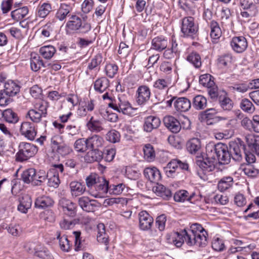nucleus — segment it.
<instances>
[{
	"mask_svg": "<svg viewBox=\"0 0 259 259\" xmlns=\"http://www.w3.org/2000/svg\"><path fill=\"white\" fill-rule=\"evenodd\" d=\"M77 223L76 220H68L64 219L60 222V226L61 229L64 230H69L72 229L75 224Z\"/></svg>",
	"mask_w": 259,
	"mask_h": 259,
	"instance_id": "obj_63",
	"label": "nucleus"
},
{
	"mask_svg": "<svg viewBox=\"0 0 259 259\" xmlns=\"http://www.w3.org/2000/svg\"><path fill=\"white\" fill-rule=\"evenodd\" d=\"M221 107L226 111H230L233 107V103L232 100L229 98L227 92L223 91L221 95L219 96L218 100Z\"/></svg>",
	"mask_w": 259,
	"mask_h": 259,
	"instance_id": "obj_25",
	"label": "nucleus"
},
{
	"mask_svg": "<svg viewBox=\"0 0 259 259\" xmlns=\"http://www.w3.org/2000/svg\"><path fill=\"white\" fill-rule=\"evenodd\" d=\"M115 150L113 148L106 149L102 152L103 159L105 161L110 162L113 160L115 155Z\"/></svg>",
	"mask_w": 259,
	"mask_h": 259,
	"instance_id": "obj_61",
	"label": "nucleus"
},
{
	"mask_svg": "<svg viewBox=\"0 0 259 259\" xmlns=\"http://www.w3.org/2000/svg\"><path fill=\"white\" fill-rule=\"evenodd\" d=\"M59 203L66 215L72 218L76 215V205L71 201L65 198H62L59 200Z\"/></svg>",
	"mask_w": 259,
	"mask_h": 259,
	"instance_id": "obj_15",
	"label": "nucleus"
},
{
	"mask_svg": "<svg viewBox=\"0 0 259 259\" xmlns=\"http://www.w3.org/2000/svg\"><path fill=\"white\" fill-rule=\"evenodd\" d=\"M144 176L151 182L158 184L161 179L160 171L155 167H146L144 170Z\"/></svg>",
	"mask_w": 259,
	"mask_h": 259,
	"instance_id": "obj_19",
	"label": "nucleus"
},
{
	"mask_svg": "<svg viewBox=\"0 0 259 259\" xmlns=\"http://www.w3.org/2000/svg\"><path fill=\"white\" fill-rule=\"evenodd\" d=\"M214 159L209 158L206 155V157L202 160H198L196 161V164L199 167L200 170H201L204 175L212 171L215 168Z\"/></svg>",
	"mask_w": 259,
	"mask_h": 259,
	"instance_id": "obj_16",
	"label": "nucleus"
},
{
	"mask_svg": "<svg viewBox=\"0 0 259 259\" xmlns=\"http://www.w3.org/2000/svg\"><path fill=\"white\" fill-rule=\"evenodd\" d=\"M31 204L32 200L30 197H23L18 206V210L22 213H26L28 209L31 207Z\"/></svg>",
	"mask_w": 259,
	"mask_h": 259,
	"instance_id": "obj_43",
	"label": "nucleus"
},
{
	"mask_svg": "<svg viewBox=\"0 0 259 259\" xmlns=\"http://www.w3.org/2000/svg\"><path fill=\"white\" fill-rule=\"evenodd\" d=\"M139 228L141 230L148 231L153 224V218L146 211H141L139 213Z\"/></svg>",
	"mask_w": 259,
	"mask_h": 259,
	"instance_id": "obj_11",
	"label": "nucleus"
},
{
	"mask_svg": "<svg viewBox=\"0 0 259 259\" xmlns=\"http://www.w3.org/2000/svg\"><path fill=\"white\" fill-rule=\"evenodd\" d=\"M27 7H23L16 9L11 12V17L16 21H20L23 19L28 13Z\"/></svg>",
	"mask_w": 259,
	"mask_h": 259,
	"instance_id": "obj_36",
	"label": "nucleus"
},
{
	"mask_svg": "<svg viewBox=\"0 0 259 259\" xmlns=\"http://www.w3.org/2000/svg\"><path fill=\"white\" fill-rule=\"evenodd\" d=\"M160 119L154 116H149L145 118L143 124V130L147 133H150L154 129L157 128L160 125Z\"/></svg>",
	"mask_w": 259,
	"mask_h": 259,
	"instance_id": "obj_18",
	"label": "nucleus"
},
{
	"mask_svg": "<svg viewBox=\"0 0 259 259\" xmlns=\"http://www.w3.org/2000/svg\"><path fill=\"white\" fill-rule=\"evenodd\" d=\"M87 126L90 131L93 132L98 133L103 130L101 121L95 119L93 116H92L87 122Z\"/></svg>",
	"mask_w": 259,
	"mask_h": 259,
	"instance_id": "obj_38",
	"label": "nucleus"
},
{
	"mask_svg": "<svg viewBox=\"0 0 259 259\" xmlns=\"http://www.w3.org/2000/svg\"><path fill=\"white\" fill-rule=\"evenodd\" d=\"M168 41L166 37L160 35L154 37L152 40V48L159 52L165 49L167 46Z\"/></svg>",
	"mask_w": 259,
	"mask_h": 259,
	"instance_id": "obj_24",
	"label": "nucleus"
},
{
	"mask_svg": "<svg viewBox=\"0 0 259 259\" xmlns=\"http://www.w3.org/2000/svg\"><path fill=\"white\" fill-rule=\"evenodd\" d=\"M72 10V7L70 4H61L56 14V18L60 21H63Z\"/></svg>",
	"mask_w": 259,
	"mask_h": 259,
	"instance_id": "obj_31",
	"label": "nucleus"
},
{
	"mask_svg": "<svg viewBox=\"0 0 259 259\" xmlns=\"http://www.w3.org/2000/svg\"><path fill=\"white\" fill-rule=\"evenodd\" d=\"M20 133L28 140L33 141L36 135L37 131L33 123L23 122L20 127Z\"/></svg>",
	"mask_w": 259,
	"mask_h": 259,
	"instance_id": "obj_13",
	"label": "nucleus"
},
{
	"mask_svg": "<svg viewBox=\"0 0 259 259\" xmlns=\"http://www.w3.org/2000/svg\"><path fill=\"white\" fill-rule=\"evenodd\" d=\"M56 236L57 239L59 240L61 249L65 252H69L72 247V244L68 239L67 236L66 235L61 236L60 231L56 232Z\"/></svg>",
	"mask_w": 259,
	"mask_h": 259,
	"instance_id": "obj_32",
	"label": "nucleus"
},
{
	"mask_svg": "<svg viewBox=\"0 0 259 259\" xmlns=\"http://www.w3.org/2000/svg\"><path fill=\"white\" fill-rule=\"evenodd\" d=\"M54 201L49 196L42 195L37 197L35 201V207L41 209H45L53 206Z\"/></svg>",
	"mask_w": 259,
	"mask_h": 259,
	"instance_id": "obj_20",
	"label": "nucleus"
},
{
	"mask_svg": "<svg viewBox=\"0 0 259 259\" xmlns=\"http://www.w3.org/2000/svg\"><path fill=\"white\" fill-rule=\"evenodd\" d=\"M242 171L249 177H255L259 174V169L251 164H246Z\"/></svg>",
	"mask_w": 259,
	"mask_h": 259,
	"instance_id": "obj_54",
	"label": "nucleus"
},
{
	"mask_svg": "<svg viewBox=\"0 0 259 259\" xmlns=\"http://www.w3.org/2000/svg\"><path fill=\"white\" fill-rule=\"evenodd\" d=\"M20 89V86L17 83L13 80H9L5 83L3 92L9 97H13L19 93Z\"/></svg>",
	"mask_w": 259,
	"mask_h": 259,
	"instance_id": "obj_21",
	"label": "nucleus"
},
{
	"mask_svg": "<svg viewBox=\"0 0 259 259\" xmlns=\"http://www.w3.org/2000/svg\"><path fill=\"white\" fill-rule=\"evenodd\" d=\"M56 52L55 48L51 45L45 46L39 49V52L46 59H50Z\"/></svg>",
	"mask_w": 259,
	"mask_h": 259,
	"instance_id": "obj_40",
	"label": "nucleus"
},
{
	"mask_svg": "<svg viewBox=\"0 0 259 259\" xmlns=\"http://www.w3.org/2000/svg\"><path fill=\"white\" fill-rule=\"evenodd\" d=\"M230 45L234 52L237 53H242L247 49L248 43L244 36H235L232 38Z\"/></svg>",
	"mask_w": 259,
	"mask_h": 259,
	"instance_id": "obj_12",
	"label": "nucleus"
},
{
	"mask_svg": "<svg viewBox=\"0 0 259 259\" xmlns=\"http://www.w3.org/2000/svg\"><path fill=\"white\" fill-rule=\"evenodd\" d=\"M245 147L244 142L239 139L230 141L228 146L230 159L232 158L235 161H241L243 158L242 151L244 152Z\"/></svg>",
	"mask_w": 259,
	"mask_h": 259,
	"instance_id": "obj_5",
	"label": "nucleus"
},
{
	"mask_svg": "<svg viewBox=\"0 0 259 259\" xmlns=\"http://www.w3.org/2000/svg\"><path fill=\"white\" fill-rule=\"evenodd\" d=\"M186 148L188 151L192 154H195L201 148V142L198 138H192L186 143Z\"/></svg>",
	"mask_w": 259,
	"mask_h": 259,
	"instance_id": "obj_35",
	"label": "nucleus"
},
{
	"mask_svg": "<svg viewBox=\"0 0 259 259\" xmlns=\"http://www.w3.org/2000/svg\"><path fill=\"white\" fill-rule=\"evenodd\" d=\"M246 142L247 143V147H245L244 151L245 158L247 162L246 164H251L256 161V158L254 154L256 155L254 148L251 146H249L250 143L253 144L254 145H256L259 146V142H257L256 139L251 135H248L245 137Z\"/></svg>",
	"mask_w": 259,
	"mask_h": 259,
	"instance_id": "obj_7",
	"label": "nucleus"
},
{
	"mask_svg": "<svg viewBox=\"0 0 259 259\" xmlns=\"http://www.w3.org/2000/svg\"><path fill=\"white\" fill-rule=\"evenodd\" d=\"M18 152L15 155L16 161L23 162L33 157L38 151L37 147L32 144L21 142L18 146Z\"/></svg>",
	"mask_w": 259,
	"mask_h": 259,
	"instance_id": "obj_3",
	"label": "nucleus"
},
{
	"mask_svg": "<svg viewBox=\"0 0 259 259\" xmlns=\"http://www.w3.org/2000/svg\"><path fill=\"white\" fill-rule=\"evenodd\" d=\"M185 235H186V229H184L180 232H176L174 233L172 242L177 247L182 246L184 243Z\"/></svg>",
	"mask_w": 259,
	"mask_h": 259,
	"instance_id": "obj_44",
	"label": "nucleus"
},
{
	"mask_svg": "<svg viewBox=\"0 0 259 259\" xmlns=\"http://www.w3.org/2000/svg\"><path fill=\"white\" fill-rule=\"evenodd\" d=\"M109 188L108 181L104 177H100L95 187L96 190L101 193H107Z\"/></svg>",
	"mask_w": 259,
	"mask_h": 259,
	"instance_id": "obj_51",
	"label": "nucleus"
},
{
	"mask_svg": "<svg viewBox=\"0 0 259 259\" xmlns=\"http://www.w3.org/2000/svg\"><path fill=\"white\" fill-rule=\"evenodd\" d=\"M35 169L30 168L24 170L21 174V179L24 183L29 184L31 183L33 185V181L35 178Z\"/></svg>",
	"mask_w": 259,
	"mask_h": 259,
	"instance_id": "obj_42",
	"label": "nucleus"
},
{
	"mask_svg": "<svg viewBox=\"0 0 259 259\" xmlns=\"http://www.w3.org/2000/svg\"><path fill=\"white\" fill-rule=\"evenodd\" d=\"M145 159L148 161H153L155 157V151L153 147L150 144H146L143 148Z\"/></svg>",
	"mask_w": 259,
	"mask_h": 259,
	"instance_id": "obj_48",
	"label": "nucleus"
},
{
	"mask_svg": "<svg viewBox=\"0 0 259 259\" xmlns=\"http://www.w3.org/2000/svg\"><path fill=\"white\" fill-rule=\"evenodd\" d=\"M187 59L196 68H199L201 66L200 56L199 54L196 52H192L189 54L188 56Z\"/></svg>",
	"mask_w": 259,
	"mask_h": 259,
	"instance_id": "obj_53",
	"label": "nucleus"
},
{
	"mask_svg": "<svg viewBox=\"0 0 259 259\" xmlns=\"http://www.w3.org/2000/svg\"><path fill=\"white\" fill-rule=\"evenodd\" d=\"M217 113L215 109L209 108L201 112L198 115V119L201 122L206 121L207 125H211L217 121Z\"/></svg>",
	"mask_w": 259,
	"mask_h": 259,
	"instance_id": "obj_14",
	"label": "nucleus"
},
{
	"mask_svg": "<svg viewBox=\"0 0 259 259\" xmlns=\"http://www.w3.org/2000/svg\"><path fill=\"white\" fill-rule=\"evenodd\" d=\"M194 20V18L191 16L185 17L182 19L181 32L184 37H193L197 33L198 26Z\"/></svg>",
	"mask_w": 259,
	"mask_h": 259,
	"instance_id": "obj_6",
	"label": "nucleus"
},
{
	"mask_svg": "<svg viewBox=\"0 0 259 259\" xmlns=\"http://www.w3.org/2000/svg\"><path fill=\"white\" fill-rule=\"evenodd\" d=\"M164 125L173 133H178L181 129L180 121L172 116H166L163 118Z\"/></svg>",
	"mask_w": 259,
	"mask_h": 259,
	"instance_id": "obj_17",
	"label": "nucleus"
},
{
	"mask_svg": "<svg viewBox=\"0 0 259 259\" xmlns=\"http://www.w3.org/2000/svg\"><path fill=\"white\" fill-rule=\"evenodd\" d=\"M70 188L72 195H74L76 196L82 194L85 189L84 185L78 182H71Z\"/></svg>",
	"mask_w": 259,
	"mask_h": 259,
	"instance_id": "obj_45",
	"label": "nucleus"
},
{
	"mask_svg": "<svg viewBox=\"0 0 259 259\" xmlns=\"http://www.w3.org/2000/svg\"><path fill=\"white\" fill-rule=\"evenodd\" d=\"M213 79L214 77L210 74H204L200 76L199 83L203 87L210 88L215 83Z\"/></svg>",
	"mask_w": 259,
	"mask_h": 259,
	"instance_id": "obj_49",
	"label": "nucleus"
},
{
	"mask_svg": "<svg viewBox=\"0 0 259 259\" xmlns=\"http://www.w3.org/2000/svg\"><path fill=\"white\" fill-rule=\"evenodd\" d=\"M174 107L178 112H186L191 108L190 101L185 97L177 98L174 102Z\"/></svg>",
	"mask_w": 259,
	"mask_h": 259,
	"instance_id": "obj_23",
	"label": "nucleus"
},
{
	"mask_svg": "<svg viewBox=\"0 0 259 259\" xmlns=\"http://www.w3.org/2000/svg\"><path fill=\"white\" fill-rule=\"evenodd\" d=\"M52 11V6L50 3H44L37 8V16L41 18H46Z\"/></svg>",
	"mask_w": 259,
	"mask_h": 259,
	"instance_id": "obj_41",
	"label": "nucleus"
},
{
	"mask_svg": "<svg viewBox=\"0 0 259 259\" xmlns=\"http://www.w3.org/2000/svg\"><path fill=\"white\" fill-rule=\"evenodd\" d=\"M2 115L6 121L9 123H15L18 122L19 117L15 112L11 109H7L2 112Z\"/></svg>",
	"mask_w": 259,
	"mask_h": 259,
	"instance_id": "obj_37",
	"label": "nucleus"
},
{
	"mask_svg": "<svg viewBox=\"0 0 259 259\" xmlns=\"http://www.w3.org/2000/svg\"><path fill=\"white\" fill-rule=\"evenodd\" d=\"M207 237L202 234L201 236L193 232H187L185 237V241L189 246L197 245L199 247L205 246L207 243Z\"/></svg>",
	"mask_w": 259,
	"mask_h": 259,
	"instance_id": "obj_8",
	"label": "nucleus"
},
{
	"mask_svg": "<svg viewBox=\"0 0 259 259\" xmlns=\"http://www.w3.org/2000/svg\"><path fill=\"white\" fill-rule=\"evenodd\" d=\"M78 202L80 207L87 212H93L96 208L101 206V204L97 200L90 199L85 196L79 198Z\"/></svg>",
	"mask_w": 259,
	"mask_h": 259,
	"instance_id": "obj_9",
	"label": "nucleus"
},
{
	"mask_svg": "<svg viewBox=\"0 0 259 259\" xmlns=\"http://www.w3.org/2000/svg\"><path fill=\"white\" fill-rule=\"evenodd\" d=\"M209 26L210 28V35L212 39L213 43H216L217 40L221 36L222 31L220 27L219 23L214 21L212 20L209 23Z\"/></svg>",
	"mask_w": 259,
	"mask_h": 259,
	"instance_id": "obj_29",
	"label": "nucleus"
},
{
	"mask_svg": "<svg viewBox=\"0 0 259 259\" xmlns=\"http://www.w3.org/2000/svg\"><path fill=\"white\" fill-rule=\"evenodd\" d=\"M74 149L78 152H84L89 149L87 139L80 138L77 139L74 144Z\"/></svg>",
	"mask_w": 259,
	"mask_h": 259,
	"instance_id": "obj_46",
	"label": "nucleus"
},
{
	"mask_svg": "<svg viewBox=\"0 0 259 259\" xmlns=\"http://www.w3.org/2000/svg\"><path fill=\"white\" fill-rule=\"evenodd\" d=\"M87 143L90 149H97L102 146L104 140L97 135H94L87 139Z\"/></svg>",
	"mask_w": 259,
	"mask_h": 259,
	"instance_id": "obj_30",
	"label": "nucleus"
},
{
	"mask_svg": "<svg viewBox=\"0 0 259 259\" xmlns=\"http://www.w3.org/2000/svg\"><path fill=\"white\" fill-rule=\"evenodd\" d=\"M196 194L193 192L189 195L188 192L186 190H182L176 192L174 196V199L177 202H184L186 200L192 203H194L195 201V197Z\"/></svg>",
	"mask_w": 259,
	"mask_h": 259,
	"instance_id": "obj_22",
	"label": "nucleus"
},
{
	"mask_svg": "<svg viewBox=\"0 0 259 259\" xmlns=\"http://www.w3.org/2000/svg\"><path fill=\"white\" fill-rule=\"evenodd\" d=\"M102 151L97 149H91L84 157L85 160L89 163L94 161H100L103 159Z\"/></svg>",
	"mask_w": 259,
	"mask_h": 259,
	"instance_id": "obj_34",
	"label": "nucleus"
},
{
	"mask_svg": "<svg viewBox=\"0 0 259 259\" xmlns=\"http://www.w3.org/2000/svg\"><path fill=\"white\" fill-rule=\"evenodd\" d=\"M49 177L47 179V185L49 187H53L57 188L59 184L60 181L59 179V174H49Z\"/></svg>",
	"mask_w": 259,
	"mask_h": 259,
	"instance_id": "obj_57",
	"label": "nucleus"
},
{
	"mask_svg": "<svg viewBox=\"0 0 259 259\" xmlns=\"http://www.w3.org/2000/svg\"><path fill=\"white\" fill-rule=\"evenodd\" d=\"M14 186H13L12 182L4 178L0 181V193H4L11 189L12 193H13Z\"/></svg>",
	"mask_w": 259,
	"mask_h": 259,
	"instance_id": "obj_56",
	"label": "nucleus"
},
{
	"mask_svg": "<svg viewBox=\"0 0 259 259\" xmlns=\"http://www.w3.org/2000/svg\"><path fill=\"white\" fill-rule=\"evenodd\" d=\"M27 115L29 116L30 119L35 123H38L40 121L41 118L44 116V114L40 113L39 111H37L34 109H30L28 112Z\"/></svg>",
	"mask_w": 259,
	"mask_h": 259,
	"instance_id": "obj_55",
	"label": "nucleus"
},
{
	"mask_svg": "<svg viewBox=\"0 0 259 259\" xmlns=\"http://www.w3.org/2000/svg\"><path fill=\"white\" fill-rule=\"evenodd\" d=\"M100 177L96 173H92L85 179L86 184L88 187L91 188L93 186H95L97 185V183Z\"/></svg>",
	"mask_w": 259,
	"mask_h": 259,
	"instance_id": "obj_60",
	"label": "nucleus"
},
{
	"mask_svg": "<svg viewBox=\"0 0 259 259\" xmlns=\"http://www.w3.org/2000/svg\"><path fill=\"white\" fill-rule=\"evenodd\" d=\"M211 246L213 250L217 251H222L225 247L223 241L219 237L213 238Z\"/></svg>",
	"mask_w": 259,
	"mask_h": 259,
	"instance_id": "obj_62",
	"label": "nucleus"
},
{
	"mask_svg": "<svg viewBox=\"0 0 259 259\" xmlns=\"http://www.w3.org/2000/svg\"><path fill=\"white\" fill-rule=\"evenodd\" d=\"M240 107L242 110L248 113H253L255 110L252 102L246 98L242 99L240 103Z\"/></svg>",
	"mask_w": 259,
	"mask_h": 259,
	"instance_id": "obj_52",
	"label": "nucleus"
},
{
	"mask_svg": "<svg viewBox=\"0 0 259 259\" xmlns=\"http://www.w3.org/2000/svg\"><path fill=\"white\" fill-rule=\"evenodd\" d=\"M118 67L115 64H108L105 67L106 75L110 78H113L117 73Z\"/></svg>",
	"mask_w": 259,
	"mask_h": 259,
	"instance_id": "obj_64",
	"label": "nucleus"
},
{
	"mask_svg": "<svg viewBox=\"0 0 259 259\" xmlns=\"http://www.w3.org/2000/svg\"><path fill=\"white\" fill-rule=\"evenodd\" d=\"M233 185V178L231 177L222 179L218 184V189L224 192L230 188Z\"/></svg>",
	"mask_w": 259,
	"mask_h": 259,
	"instance_id": "obj_47",
	"label": "nucleus"
},
{
	"mask_svg": "<svg viewBox=\"0 0 259 259\" xmlns=\"http://www.w3.org/2000/svg\"><path fill=\"white\" fill-rule=\"evenodd\" d=\"M136 96V101L138 104L139 105H145L150 98V89L147 85H140L137 90Z\"/></svg>",
	"mask_w": 259,
	"mask_h": 259,
	"instance_id": "obj_10",
	"label": "nucleus"
},
{
	"mask_svg": "<svg viewBox=\"0 0 259 259\" xmlns=\"http://www.w3.org/2000/svg\"><path fill=\"white\" fill-rule=\"evenodd\" d=\"M87 16L83 17V20L76 16L72 15L71 20L67 22L66 27L72 31H77L81 33H87L91 29V25L87 22Z\"/></svg>",
	"mask_w": 259,
	"mask_h": 259,
	"instance_id": "obj_4",
	"label": "nucleus"
},
{
	"mask_svg": "<svg viewBox=\"0 0 259 259\" xmlns=\"http://www.w3.org/2000/svg\"><path fill=\"white\" fill-rule=\"evenodd\" d=\"M153 191L163 199L168 200L172 196L171 191L162 184H157L153 188Z\"/></svg>",
	"mask_w": 259,
	"mask_h": 259,
	"instance_id": "obj_27",
	"label": "nucleus"
},
{
	"mask_svg": "<svg viewBox=\"0 0 259 259\" xmlns=\"http://www.w3.org/2000/svg\"><path fill=\"white\" fill-rule=\"evenodd\" d=\"M207 92L211 99L218 100L219 99V96L221 95L223 91H219L218 87L214 83L211 87L207 88Z\"/></svg>",
	"mask_w": 259,
	"mask_h": 259,
	"instance_id": "obj_59",
	"label": "nucleus"
},
{
	"mask_svg": "<svg viewBox=\"0 0 259 259\" xmlns=\"http://www.w3.org/2000/svg\"><path fill=\"white\" fill-rule=\"evenodd\" d=\"M232 55L230 54H224L218 57L217 64L221 68H224L231 63Z\"/></svg>",
	"mask_w": 259,
	"mask_h": 259,
	"instance_id": "obj_50",
	"label": "nucleus"
},
{
	"mask_svg": "<svg viewBox=\"0 0 259 259\" xmlns=\"http://www.w3.org/2000/svg\"><path fill=\"white\" fill-rule=\"evenodd\" d=\"M206 155L209 158L217 160L221 164H228L231 161L228 146L222 143L207 145Z\"/></svg>",
	"mask_w": 259,
	"mask_h": 259,
	"instance_id": "obj_1",
	"label": "nucleus"
},
{
	"mask_svg": "<svg viewBox=\"0 0 259 259\" xmlns=\"http://www.w3.org/2000/svg\"><path fill=\"white\" fill-rule=\"evenodd\" d=\"M30 67L32 71L36 72L38 71L41 67H47V66L38 54L32 53L30 58Z\"/></svg>",
	"mask_w": 259,
	"mask_h": 259,
	"instance_id": "obj_28",
	"label": "nucleus"
},
{
	"mask_svg": "<svg viewBox=\"0 0 259 259\" xmlns=\"http://www.w3.org/2000/svg\"><path fill=\"white\" fill-rule=\"evenodd\" d=\"M109 87V80L105 77L97 79L94 82L95 90L99 93L104 92Z\"/></svg>",
	"mask_w": 259,
	"mask_h": 259,
	"instance_id": "obj_33",
	"label": "nucleus"
},
{
	"mask_svg": "<svg viewBox=\"0 0 259 259\" xmlns=\"http://www.w3.org/2000/svg\"><path fill=\"white\" fill-rule=\"evenodd\" d=\"M120 139V133L115 130L110 131L106 135L107 140L112 143H115L119 142Z\"/></svg>",
	"mask_w": 259,
	"mask_h": 259,
	"instance_id": "obj_58",
	"label": "nucleus"
},
{
	"mask_svg": "<svg viewBox=\"0 0 259 259\" xmlns=\"http://www.w3.org/2000/svg\"><path fill=\"white\" fill-rule=\"evenodd\" d=\"M192 106L196 110H202L207 106V100L202 95L196 96L193 98Z\"/></svg>",
	"mask_w": 259,
	"mask_h": 259,
	"instance_id": "obj_39",
	"label": "nucleus"
},
{
	"mask_svg": "<svg viewBox=\"0 0 259 259\" xmlns=\"http://www.w3.org/2000/svg\"><path fill=\"white\" fill-rule=\"evenodd\" d=\"M33 245H30V247L27 249V250L30 253H33L35 256L41 258L42 259H53V256L50 253L49 250L46 248H42V249L38 250V248H34L33 249L31 248Z\"/></svg>",
	"mask_w": 259,
	"mask_h": 259,
	"instance_id": "obj_26",
	"label": "nucleus"
},
{
	"mask_svg": "<svg viewBox=\"0 0 259 259\" xmlns=\"http://www.w3.org/2000/svg\"><path fill=\"white\" fill-rule=\"evenodd\" d=\"M108 107L124 115L129 116L134 115L135 109L132 107L131 104L123 95L119 96L117 99L114 98L113 102L108 103Z\"/></svg>",
	"mask_w": 259,
	"mask_h": 259,
	"instance_id": "obj_2",
	"label": "nucleus"
}]
</instances>
